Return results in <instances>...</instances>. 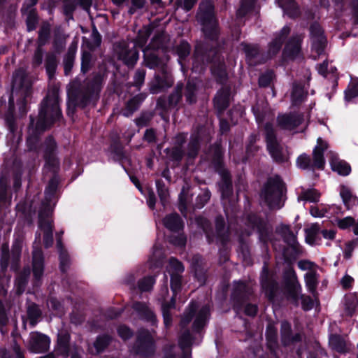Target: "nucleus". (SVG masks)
Wrapping results in <instances>:
<instances>
[{"label":"nucleus","instance_id":"1","mask_svg":"<svg viewBox=\"0 0 358 358\" xmlns=\"http://www.w3.org/2000/svg\"><path fill=\"white\" fill-rule=\"evenodd\" d=\"M56 143L52 137H48L44 143V158L45 160V170L52 172L53 174L59 169V161L55 156ZM59 180L54 175L49 181L45 191V201L42 203V208L40 211L48 212V209L52 213L53 207L55 205V193L57 191Z\"/></svg>","mask_w":358,"mask_h":358},{"label":"nucleus","instance_id":"2","mask_svg":"<svg viewBox=\"0 0 358 358\" xmlns=\"http://www.w3.org/2000/svg\"><path fill=\"white\" fill-rule=\"evenodd\" d=\"M150 35V30L148 27L140 29L134 43L122 41L114 46V52L117 58L122 60L128 66H133L138 59V51L136 46L143 48Z\"/></svg>","mask_w":358,"mask_h":358},{"label":"nucleus","instance_id":"3","mask_svg":"<svg viewBox=\"0 0 358 358\" xmlns=\"http://www.w3.org/2000/svg\"><path fill=\"white\" fill-rule=\"evenodd\" d=\"M61 116L58 94L55 90L49 92L41 103L36 129L44 131L59 120Z\"/></svg>","mask_w":358,"mask_h":358},{"label":"nucleus","instance_id":"4","mask_svg":"<svg viewBox=\"0 0 358 358\" xmlns=\"http://www.w3.org/2000/svg\"><path fill=\"white\" fill-rule=\"evenodd\" d=\"M204 60L212 63L211 71L213 74L217 77L220 83H223L226 80L227 75L225 65L220 60L217 52L214 50H210L206 56L201 52L200 48L197 45L195 49L192 70L196 72L202 71L203 69Z\"/></svg>","mask_w":358,"mask_h":358},{"label":"nucleus","instance_id":"5","mask_svg":"<svg viewBox=\"0 0 358 358\" xmlns=\"http://www.w3.org/2000/svg\"><path fill=\"white\" fill-rule=\"evenodd\" d=\"M283 278L288 298L296 305L300 299L303 309L311 310L314 305L313 301L310 296L301 294V286L297 280L294 270L292 268H287L284 272Z\"/></svg>","mask_w":358,"mask_h":358},{"label":"nucleus","instance_id":"6","mask_svg":"<svg viewBox=\"0 0 358 358\" xmlns=\"http://www.w3.org/2000/svg\"><path fill=\"white\" fill-rule=\"evenodd\" d=\"M143 51L146 66L150 69L160 67L162 70V76H155V83L150 88L151 92L153 94L158 93L160 90L171 87L173 80L166 67L162 64L155 52L150 51L149 48L144 49Z\"/></svg>","mask_w":358,"mask_h":358},{"label":"nucleus","instance_id":"7","mask_svg":"<svg viewBox=\"0 0 358 358\" xmlns=\"http://www.w3.org/2000/svg\"><path fill=\"white\" fill-rule=\"evenodd\" d=\"M196 17L202 25L206 37L215 40L218 34L217 22L214 15V6L210 1L205 0L200 3Z\"/></svg>","mask_w":358,"mask_h":358},{"label":"nucleus","instance_id":"8","mask_svg":"<svg viewBox=\"0 0 358 358\" xmlns=\"http://www.w3.org/2000/svg\"><path fill=\"white\" fill-rule=\"evenodd\" d=\"M283 183L279 176L270 178L261 193L262 199L271 209L282 207Z\"/></svg>","mask_w":358,"mask_h":358},{"label":"nucleus","instance_id":"9","mask_svg":"<svg viewBox=\"0 0 358 358\" xmlns=\"http://www.w3.org/2000/svg\"><path fill=\"white\" fill-rule=\"evenodd\" d=\"M327 148V143L321 137H319L317 140V145L313 149V159L308 155L302 154L297 159V166L302 169L314 168L322 169L325 164L324 151Z\"/></svg>","mask_w":358,"mask_h":358},{"label":"nucleus","instance_id":"10","mask_svg":"<svg viewBox=\"0 0 358 358\" xmlns=\"http://www.w3.org/2000/svg\"><path fill=\"white\" fill-rule=\"evenodd\" d=\"M19 89L21 96H23V99L21 101V106L20 110L22 114L26 113L24 108L25 99L28 96L31 92V83L27 79L26 72L23 69H19L15 71L13 78V92L9 99V104L13 106L14 104V93L15 90Z\"/></svg>","mask_w":358,"mask_h":358},{"label":"nucleus","instance_id":"11","mask_svg":"<svg viewBox=\"0 0 358 358\" xmlns=\"http://www.w3.org/2000/svg\"><path fill=\"white\" fill-rule=\"evenodd\" d=\"M264 130L267 149L269 154L275 161L282 162L284 156L282 152V147L276 138L273 124L270 123L266 124Z\"/></svg>","mask_w":358,"mask_h":358},{"label":"nucleus","instance_id":"12","mask_svg":"<svg viewBox=\"0 0 358 358\" xmlns=\"http://www.w3.org/2000/svg\"><path fill=\"white\" fill-rule=\"evenodd\" d=\"M310 37L312 43V51L318 57L324 53L327 38L320 25L315 22L310 27Z\"/></svg>","mask_w":358,"mask_h":358},{"label":"nucleus","instance_id":"13","mask_svg":"<svg viewBox=\"0 0 358 358\" xmlns=\"http://www.w3.org/2000/svg\"><path fill=\"white\" fill-rule=\"evenodd\" d=\"M304 122L301 113H290L280 114L277 117L278 126L284 130L294 131Z\"/></svg>","mask_w":358,"mask_h":358},{"label":"nucleus","instance_id":"14","mask_svg":"<svg viewBox=\"0 0 358 358\" xmlns=\"http://www.w3.org/2000/svg\"><path fill=\"white\" fill-rule=\"evenodd\" d=\"M52 213L48 209V212L39 211V228L43 231V243L45 248L50 247L53 243V225L52 220L50 219Z\"/></svg>","mask_w":358,"mask_h":358},{"label":"nucleus","instance_id":"15","mask_svg":"<svg viewBox=\"0 0 358 358\" xmlns=\"http://www.w3.org/2000/svg\"><path fill=\"white\" fill-rule=\"evenodd\" d=\"M36 242H34L33 257H32V271L34 279V285L39 286L44 271V258L43 252L38 246H36Z\"/></svg>","mask_w":358,"mask_h":358},{"label":"nucleus","instance_id":"16","mask_svg":"<svg viewBox=\"0 0 358 358\" xmlns=\"http://www.w3.org/2000/svg\"><path fill=\"white\" fill-rule=\"evenodd\" d=\"M252 289L244 282H237L234 283L231 295L234 301V309L238 312L242 303L248 299L251 294Z\"/></svg>","mask_w":358,"mask_h":358},{"label":"nucleus","instance_id":"17","mask_svg":"<svg viewBox=\"0 0 358 358\" xmlns=\"http://www.w3.org/2000/svg\"><path fill=\"white\" fill-rule=\"evenodd\" d=\"M261 283L266 296L273 301L278 291V283L266 266H264L261 274Z\"/></svg>","mask_w":358,"mask_h":358},{"label":"nucleus","instance_id":"18","mask_svg":"<svg viewBox=\"0 0 358 358\" xmlns=\"http://www.w3.org/2000/svg\"><path fill=\"white\" fill-rule=\"evenodd\" d=\"M210 317V308L208 306L202 307L196 315L192 324L193 332L201 334L203 329L206 326Z\"/></svg>","mask_w":358,"mask_h":358},{"label":"nucleus","instance_id":"19","mask_svg":"<svg viewBox=\"0 0 358 358\" xmlns=\"http://www.w3.org/2000/svg\"><path fill=\"white\" fill-rule=\"evenodd\" d=\"M290 28L289 26L286 25L279 33L275 34L274 39L268 45V54L269 57H271L279 52L285 38L288 36Z\"/></svg>","mask_w":358,"mask_h":358},{"label":"nucleus","instance_id":"20","mask_svg":"<svg viewBox=\"0 0 358 358\" xmlns=\"http://www.w3.org/2000/svg\"><path fill=\"white\" fill-rule=\"evenodd\" d=\"M301 41L302 36L301 35L293 36L285 45V56L290 58L296 57L300 53Z\"/></svg>","mask_w":358,"mask_h":358},{"label":"nucleus","instance_id":"21","mask_svg":"<svg viewBox=\"0 0 358 358\" xmlns=\"http://www.w3.org/2000/svg\"><path fill=\"white\" fill-rule=\"evenodd\" d=\"M330 164L332 170L340 175L348 176L351 171L350 166L345 161L340 159L336 154L330 152Z\"/></svg>","mask_w":358,"mask_h":358},{"label":"nucleus","instance_id":"22","mask_svg":"<svg viewBox=\"0 0 358 358\" xmlns=\"http://www.w3.org/2000/svg\"><path fill=\"white\" fill-rule=\"evenodd\" d=\"M344 313L347 316H353L358 309V293H350L345 296Z\"/></svg>","mask_w":358,"mask_h":358},{"label":"nucleus","instance_id":"23","mask_svg":"<svg viewBox=\"0 0 358 358\" xmlns=\"http://www.w3.org/2000/svg\"><path fill=\"white\" fill-rule=\"evenodd\" d=\"M230 90L228 87H223L217 92L214 98L215 107L222 112L228 107L229 103Z\"/></svg>","mask_w":358,"mask_h":358},{"label":"nucleus","instance_id":"24","mask_svg":"<svg viewBox=\"0 0 358 358\" xmlns=\"http://www.w3.org/2000/svg\"><path fill=\"white\" fill-rule=\"evenodd\" d=\"M163 222L165 227L173 232H179L184 226L182 220L176 213L167 215Z\"/></svg>","mask_w":358,"mask_h":358},{"label":"nucleus","instance_id":"25","mask_svg":"<svg viewBox=\"0 0 358 358\" xmlns=\"http://www.w3.org/2000/svg\"><path fill=\"white\" fill-rule=\"evenodd\" d=\"M29 349L35 353H42L48 350L50 345L48 337H31Z\"/></svg>","mask_w":358,"mask_h":358},{"label":"nucleus","instance_id":"26","mask_svg":"<svg viewBox=\"0 0 358 358\" xmlns=\"http://www.w3.org/2000/svg\"><path fill=\"white\" fill-rule=\"evenodd\" d=\"M222 180L220 183V189L221 191L222 199L229 197L232 192V185L229 173L225 170H222L220 173Z\"/></svg>","mask_w":358,"mask_h":358},{"label":"nucleus","instance_id":"27","mask_svg":"<svg viewBox=\"0 0 358 358\" xmlns=\"http://www.w3.org/2000/svg\"><path fill=\"white\" fill-rule=\"evenodd\" d=\"M340 195L347 208L350 209L358 204V199L352 194L349 187L342 185L340 189Z\"/></svg>","mask_w":358,"mask_h":358},{"label":"nucleus","instance_id":"28","mask_svg":"<svg viewBox=\"0 0 358 358\" xmlns=\"http://www.w3.org/2000/svg\"><path fill=\"white\" fill-rule=\"evenodd\" d=\"M132 308L141 317L154 322L155 315L145 303L136 302L133 304Z\"/></svg>","mask_w":358,"mask_h":358},{"label":"nucleus","instance_id":"29","mask_svg":"<svg viewBox=\"0 0 358 358\" xmlns=\"http://www.w3.org/2000/svg\"><path fill=\"white\" fill-rule=\"evenodd\" d=\"M277 1L279 6L284 10L285 13L290 17L294 18L299 15V8L294 0H277Z\"/></svg>","mask_w":358,"mask_h":358},{"label":"nucleus","instance_id":"30","mask_svg":"<svg viewBox=\"0 0 358 358\" xmlns=\"http://www.w3.org/2000/svg\"><path fill=\"white\" fill-rule=\"evenodd\" d=\"M63 231H61L59 234H57V247L59 253V261H60V270L62 272H65L69 264V258L67 252L63 249L61 236L63 234Z\"/></svg>","mask_w":358,"mask_h":358},{"label":"nucleus","instance_id":"31","mask_svg":"<svg viewBox=\"0 0 358 358\" xmlns=\"http://www.w3.org/2000/svg\"><path fill=\"white\" fill-rule=\"evenodd\" d=\"M90 19L92 20V24L93 27V31L92 34V38L93 40L94 44L95 46H99L101 42V37L99 34L97 29L95 27V24L97 21H100L103 24H106L107 17L105 15H98L95 18H93L92 16L90 15Z\"/></svg>","mask_w":358,"mask_h":358},{"label":"nucleus","instance_id":"32","mask_svg":"<svg viewBox=\"0 0 358 358\" xmlns=\"http://www.w3.org/2000/svg\"><path fill=\"white\" fill-rule=\"evenodd\" d=\"M306 231V241L310 245H315L317 243L318 235L320 233V227L319 224L315 223L305 230Z\"/></svg>","mask_w":358,"mask_h":358},{"label":"nucleus","instance_id":"33","mask_svg":"<svg viewBox=\"0 0 358 358\" xmlns=\"http://www.w3.org/2000/svg\"><path fill=\"white\" fill-rule=\"evenodd\" d=\"M27 313L30 324L34 327L41 318V310L36 304L30 303L27 306Z\"/></svg>","mask_w":358,"mask_h":358},{"label":"nucleus","instance_id":"34","mask_svg":"<svg viewBox=\"0 0 358 358\" xmlns=\"http://www.w3.org/2000/svg\"><path fill=\"white\" fill-rule=\"evenodd\" d=\"M329 344L332 349L338 352H345L350 350V346L343 337H329Z\"/></svg>","mask_w":358,"mask_h":358},{"label":"nucleus","instance_id":"35","mask_svg":"<svg viewBox=\"0 0 358 358\" xmlns=\"http://www.w3.org/2000/svg\"><path fill=\"white\" fill-rule=\"evenodd\" d=\"M305 282L307 289L313 295L317 285V274L315 271H308L305 275Z\"/></svg>","mask_w":358,"mask_h":358},{"label":"nucleus","instance_id":"36","mask_svg":"<svg viewBox=\"0 0 358 358\" xmlns=\"http://www.w3.org/2000/svg\"><path fill=\"white\" fill-rule=\"evenodd\" d=\"M229 231L225 230L224 221L222 217H217L216 219V234L217 239L222 244H224L229 237Z\"/></svg>","mask_w":358,"mask_h":358},{"label":"nucleus","instance_id":"37","mask_svg":"<svg viewBox=\"0 0 358 358\" xmlns=\"http://www.w3.org/2000/svg\"><path fill=\"white\" fill-rule=\"evenodd\" d=\"M29 273V268H24L22 273H20L17 277L15 280V289L17 294H20L24 291Z\"/></svg>","mask_w":358,"mask_h":358},{"label":"nucleus","instance_id":"38","mask_svg":"<svg viewBox=\"0 0 358 358\" xmlns=\"http://www.w3.org/2000/svg\"><path fill=\"white\" fill-rule=\"evenodd\" d=\"M164 254L162 248L157 244L155 245L152 250V253L149 258V262L151 266H159L162 264V259H163Z\"/></svg>","mask_w":358,"mask_h":358},{"label":"nucleus","instance_id":"39","mask_svg":"<svg viewBox=\"0 0 358 358\" xmlns=\"http://www.w3.org/2000/svg\"><path fill=\"white\" fill-rule=\"evenodd\" d=\"M197 308V303L196 302H192L187 309L184 313L180 320V326L182 328L186 327L189 323L192 321L193 315Z\"/></svg>","mask_w":358,"mask_h":358},{"label":"nucleus","instance_id":"40","mask_svg":"<svg viewBox=\"0 0 358 358\" xmlns=\"http://www.w3.org/2000/svg\"><path fill=\"white\" fill-rule=\"evenodd\" d=\"M57 66L56 55L54 53L48 54L45 59V69L50 79L54 76Z\"/></svg>","mask_w":358,"mask_h":358},{"label":"nucleus","instance_id":"41","mask_svg":"<svg viewBox=\"0 0 358 358\" xmlns=\"http://www.w3.org/2000/svg\"><path fill=\"white\" fill-rule=\"evenodd\" d=\"M175 307V300L173 296L170 303H162V311L164 317V322L166 327H169L171 324L172 317L170 313L171 310Z\"/></svg>","mask_w":358,"mask_h":358},{"label":"nucleus","instance_id":"42","mask_svg":"<svg viewBox=\"0 0 358 358\" xmlns=\"http://www.w3.org/2000/svg\"><path fill=\"white\" fill-rule=\"evenodd\" d=\"M241 46L243 47V50H244L248 63L252 65L253 62L252 61V59L258 57L259 55V48L256 45L246 44L242 43Z\"/></svg>","mask_w":358,"mask_h":358},{"label":"nucleus","instance_id":"43","mask_svg":"<svg viewBox=\"0 0 358 358\" xmlns=\"http://www.w3.org/2000/svg\"><path fill=\"white\" fill-rule=\"evenodd\" d=\"M141 102L138 96H134L131 99L126 105L125 109L122 112V115L125 117H129L135 110L138 109Z\"/></svg>","mask_w":358,"mask_h":358},{"label":"nucleus","instance_id":"44","mask_svg":"<svg viewBox=\"0 0 358 358\" xmlns=\"http://www.w3.org/2000/svg\"><path fill=\"white\" fill-rule=\"evenodd\" d=\"M22 13L27 14V26L29 31L35 29L37 24V15L34 8H29L27 10H22Z\"/></svg>","mask_w":358,"mask_h":358},{"label":"nucleus","instance_id":"45","mask_svg":"<svg viewBox=\"0 0 358 358\" xmlns=\"http://www.w3.org/2000/svg\"><path fill=\"white\" fill-rule=\"evenodd\" d=\"M320 196V193L316 189H310L301 192L299 196V199L309 202H317L319 201Z\"/></svg>","mask_w":358,"mask_h":358},{"label":"nucleus","instance_id":"46","mask_svg":"<svg viewBox=\"0 0 358 358\" xmlns=\"http://www.w3.org/2000/svg\"><path fill=\"white\" fill-rule=\"evenodd\" d=\"M303 88L299 85H294L292 92V101L294 105L301 103L306 96Z\"/></svg>","mask_w":358,"mask_h":358},{"label":"nucleus","instance_id":"47","mask_svg":"<svg viewBox=\"0 0 358 358\" xmlns=\"http://www.w3.org/2000/svg\"><path fill=\"white\" fill-rule=\"evenodd\" d=\"M166 270L170 275L181 274L184 271V266L176 259L171 258L169 260Z\"/></svg>","mask_w":358,"mask_h":358},{"label":"nucleus","instance_id":"48","mask_svg":"<svg viewBox=\"0 0 358 358\" xmlns=\"http://www.w3.org/2000/svg\"><path fill=\"white\" fill-rule=\"evenodd\" d=\"M257 0H242L241 7L237 11V16L242 17L249 11L255 8V3Z\"/></svg>","mask_w":358,"mask_h":358},{"label":"nucleus","instance_id":"49","mask_svg":"<svg viewBox=\"0 0 358 358\" xmlns=\"http://www.w3.org/2000/svg\"><path fill=\"white\" fill-rule=\"evenodd\" d=\"M358 96V79L352 80L348 88L345 91V99L350 101Z\"/></svg>","mask_w":358,"mask_h":358},{"label":"nucleus","instance_id":"50","mask_svg":"<svg viewBox=\"0 0 358 358\" xmlns=\"http://www.w3.org/2000/svg\"><path fill=\"white\" fill-rule=\"evenodd\" d=\"M155 283V278L152 276H148L138 281V287L141 292H147L152 288Z\"/></svg>","mask_w":358,"mask_h":358},{"label":"nucleus","instance_id":"51","mask_svg":"<svg viewBox=\"0 0 358 358\" xmlns=\"http://www.w3.org/2000/svg\"><path fill=\"white\" fill-rule=\"evenodd\" d=\"M260 224L261 221L258 219V217L255 215H250L248 217V229L246 230V235H250L252 231L255 229L259 230L260 229Z\"/></svg>","mask_w":358,"mask_h":358},{"label":"nucleus","instance_id":"52","mask_svg":"<svg viewBox=\"0 0 358 358\" xmlns=\"http://www.w3.org/2000/svg\"><path fill=\"white\" fill-rule=\"evenodd\" d=\"M196 85L194 81H188L186 86L185 96L187 101H188L189 103H192L196 101Z\"/></svg>","mask_w":358,"mask_h":358},{"label":"nucleus","instance_id":"53","mask_svg":"<svg viewBox=\"0 0 358 358\" xmlns=\"http://www.w3.org/2000/svg\"><path fill=\"white\" fill-rule=\"evenodd\" d=\"M190 52V46L188 43L182 41L177 48V52L180 57L179 62L181 64V68L183 70L184 67L182 64V59L186 57Z\"/></svg>","mask_w":358,"mask_h":358},{"label":"nucleus","instance_id":"54","mask_svg":"<svg viewBox=\"0 0 358 358\" xmlns=\"http://www.w3.org/2000/svg\"><path fill=\"white\" fill-rule=\"evenodd\" d=\"M109 337H97L96 342L94 343L93 348H90L92 353H99L106 347L108 343Z\"/></svg>","mask_w":358,"mask_h":358},{"label":"nucleus","instance_id":"55","mask_svg":"<svg viewBox=\"0 0 358 358\" xmlns=\"http://www.w3.org/2000/svg\"><path fill=\"white\" fill-rule=\"evenodd\" d=\"M199 138L198 135H192L191 141L189 143L188 156L194 158L196 155L199 149Z\"/></svg>","mask_w":358,"mask_h":358},{"label":"nucleus","instance_id":"56","mask_svg":"<svg viewBox=\"0 0 358 358\" xmlns=\"http://www.w3.org/2000/svg\"><path fill=\"white\" fill-rule=\"evenodd\" d=\"M156 185L161 202L163 206H165L168 202L169 195L168 189L160 181H157Z\"/></svg>","mask_w":358,"mask_h":358},{"label":"nucleus","instance_id":"57","mask_svg":"<svg viewBox=\"0 0 358 358\" xmlns=\"http://www.w3.org/2000/svg\"><path fill=\"white\" fill-rule=\"evenodd\" d=\"M92 55L89 52H84L82 56L81 71L87 73L91 67Z\"/></svg>","mask_w":358,"mask_h":358},{"label":"nucleus","instance_id":"58","mask_svg":"<svg viewBox=\"0 0 358 358\" xmlns=\"http://www.w3.org/2000/svg\"><path fill=\"white\" fill-rule=\"evenodd\" d=\"M48 306L49 308L55 311V315L61 316L63 313V309L59 301L55 298H50L48 301Z\"/></svg>","mask_w":358,"mask_h":358},{"label":"nucleus","instance_id":"59","mask_svg":"<svg viewBox=\"0 0 358 358\" xmlns=\"http://www.w3.org/2000/svg\"><path fill=\"white\" fill-rule=\"evenodd\" d=\"M74 62V53L69 52L64 59V67L66 75H69L73 68Z\"/></svg>","mask_w":358,"mask_h":358},{"label":"nucleus","instance_id":"60","mask_svg":"<svg viewBox=\"0 0 358 358\" xmlns=\"http://www.w3.org/2000/svg\"><path fill=\"white\" fill-rule=\"evenodd\" d=\"M50 36V28L48 26H43L39 31L38 34V46H43L47 42Z\"/></svg>","mask_w":358,"mask_h":358},{"label":"nucleus","instance_id":"61","mask_svg":"<svg viewBox=\"0 0 358 358\" xmlns=\"http://www.w3.org/2000/svg\"><path fill=\"white\" fill-rule=\"evenodd\" d=\"M338 227L341 229H347L355 224V219L352 217H345L336 221Z\"/></svg>","mask_w":358,"mask_h":358},{"label":"nucleus","instance_id":"62","mask_svg":"<svg viewBox=\"0 0 358 358\" xmlns=\"http://www.w3.org/2000/svg\"><path fill=\"white\" fill-rule=\"evenodd\" d=\"M171 275V287L174 296L179 290L181 284L180 274L170 275Z\"/></svg>","mask_w":358,"mask_h":358},{"label":"nucleus","instance_id":"63","mask_svg":"<svg viewBox=\"0 0 358 358\" xmlns=\"http://www.w3.org/2000/svg\"><path fill=\"white\" fill-rule=\"evenodd\" d=\"M273 78V73L271 71H268L265 73L262 74L259 78V84L262 87L268 86L271 82Z\"/></svg>","mask_w":358,"mask_h":358},{"label":"nucleus","instance_id":"64","mask_svg":"<svg viewBox=\"0 0 358 358\" xmlns=\"http://www.w3.org/2000/svg\"><path fill=\"white\" fill-rule=\"evenodd\" d=\"M90 101V97L86 94H79L77 98L73 101L74 106H78L82 108L86 106Z\"/></svg>","mask_w":358,"mask_h":358}]
</instances>
